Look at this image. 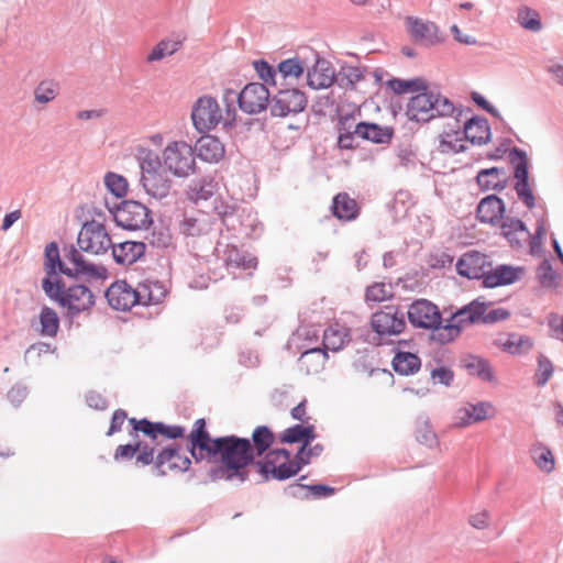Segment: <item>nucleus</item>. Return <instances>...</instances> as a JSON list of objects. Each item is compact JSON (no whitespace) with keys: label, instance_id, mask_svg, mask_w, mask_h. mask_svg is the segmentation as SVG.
Instances as JSON below:
<instances>
[{"label":"nucleus","instance_id":"nucleus-1","mask_svg":"<svg viewBox=\"0 0 563 563\" xmlns=\"http://www.w3.org/2000/svg\"><path fill=\"white\" fill-rule=\"evenodd\" d=\"M190 452L196 461L219 462L227 479L234 477L244 481L246 467L254 460L253 446L249 439L235 435L211 439L206 428V420L200 418L194 423L188 434Z\"/></svg>","mask_w":563,"mask_h":563},{"label":"nucleus","instance_id":"nucleus-2","mask_svg":"<svg viewBox=\"0 0 563 563\" xmlns=\"http://www.w3.org/2000/svg\"><path fill=\"white\" fill-rule=\"evenodd\" d=\"M224 109H221L217 99L210 96L200 97L192 107L191 120L198 132H208L218 124L231 125L235 120V91L225 89L222 95Z\"/></svg>","mask_w":563,"mask_h":563},{"label":"nucleus","instance_id":"nucleus-3","mask_svg":"<svg viewBox=\"0 0 563 563\" xmlns=\"http://www.w3.org/2000/svg\"><path fill=\"white\" fill-rule=\"evenodd\" d=\"M65 258L73 264V267H67L59 260L58 247L55 243H49L45 249V279H59L56 271L59 269L60 273L67 276H76L79 274L101 277L106 269L101 266H97L93 264H89L86 262L84 256L75 249H70L66 254Z\"/></svg>","mask_w":563,"mask_h":563},{"label":"nucleus","instance_id":"nucleus-4","mask_svg":"<svg viewBox=\"0 0 563 563\" xmlns=\"http://www.w3.org/2000/svg\"><path fill=\"white\" fill-rule=\"evenodd\" d=\"M42 287L52 300L63 308H67L69 314L86 311L95 303L91 290L84 285H75L65 289L60 279H43Z\"/></svg>","mask_w":563,"mask_h":563},{"label":"nucleus","instance_id":"nucleus-5","mask_svg":"<svg viewBox=\"0 0 563 563\" xmlns=\"http://www.w3.org/2000/svg\"><path fill=\"white\" fill-rule=\"evenodd\" d=\"M305 448H300L294 459L285 449H275L269 451L262 461L257 462L260 473L268 479H287L296 475L303 465L308 464V459L303 457Z\"/></svg>","mask_w":563,"mask_h":563},{"label":"nucleus","instance_id":"nucleus-6","mask_svg":"<svg viewBox=\"0 0 563 563\" xmlns=\"http://www.w3.org/2000/svg\"><path fill=\"white\" fill-rule=\"evenodd\" d=\"M417 92L407 103L406 115L409 120L428 122L435 117H446L453 113L454 106L446 97L427 91V89Z\"/></svg>","mask_w":563,"mask_h":563},{"label":"nucleus","instance_id":"nucleus-7","mask_svg":"<svg viewBox=\"0 0 563 563\" xmlns=\"http://www.w3.org/2000/svg\"><path fill=\"white\" fill-rule=\"evenodd\" d=\"M164 168L178 178H186L197 170L194 147L186 141H170L163 148L159 161Z\"/></svg>","mask_w":563,"mask_h":563},{"label":"nucleus","instance_id":"nucleus-8","mask_svg":"<svg viewBox=\"0 0 563 563\" xmlns=\"http://www.w3.org/2000/svg\"><path fill=\"white\" fill-rule=\"evenodd\" d=\"M350 341V330L339 323H334L330 325L323 334V347L321 349H312L302 353L300 361L303 366H306L307 372H310V364L313 363V372H319L324 366L325 360L328 357L327 351L336 352L344 347L346 343Z\"/></svg>","mask_w":563,"mask_h":563},{"label":"nucleus","instance_id":"nucleus-9","mask_svg":"<svg viewBox=\"0 0 563 563\" xmlns=\"http://www.w3.org/2000/svg\"><path fill=\"white\" fill-rule=\"evenodd\" d=\"M140 166L141 184L145 192L156 199L165 198L172 188V180L158 157L148 152Z\"/></svg>","mask_w":563,"mask_h":563},{"label":"nucleus","instance_id":"nucleus-10","mask_svg":"<svg viewBox=\"0 0 563 563\" xmlns=\"http://www.w3.org/2000/svg\"><path fill=\"white\" fill-rule=\"evenodd\" d=\"M114 221L131 231L147 229L152 223L151 211L139 201L124 200L114 211Z\"/></svg>","mask_w":563,"mask_h":563},{"label":"nucleus","instance_id":"nucleus-11","mask_svg":"<svg viewBox=\"0 0 563 563\" xmlns=\"http://www.w3.org/2000/svg\"><path fill=\"white\" fill-rule=\"evenodd\" d=\"M408 320L415 328L434 330L437 340L438 329L442 328V316L437 305L427 299H417L408 308Z\"/></svg>","mask_w":563,"mask_h":563},{"label":"nucleus","instance_id":"nucleus-12","mask_svg":"<svg viewBox=\"0 0 563 563\" xmlns=\"http://www.w3.org/2000/svg\"><path fill=\"white\" fill-rule=\"evenodd\" d=\"M77 244L81 251L98 255L106 253L112 246V241L104 225L91 221L82 225Z\"/></svg>","mask_w":563,"mask_h":563},{"label":"nucleus","instance_id":"nucleus-13","mask_svg":"<svg viewBox=\"0 0 563 563\" xmlns=\"http://www.w3.org/2000/svg\"><path fill=\"white\" fill-rule=\"evenodd\" d=\"M371 327L380 338L398 335L406 328L404 313L394 307H386L373 313Z\"/></svg>","mask_w":563,"mask_h":563},{"label":"nucleus","instance_id":"nucleus-14","mask_svg":"<svg viewBox=\"0 0 563 563\" xmlns=\"http://www.w3.org/2000/svg\"><path fill=\"white\" fill-rule=\"evenodd\" d=\"M307 106V98L296 88L282 89L272 99L271 112L274 117H287L301 112Z\"/></svg>","mask_w":563,"mask_h":563},{"label":"nucleus","instance_id":"nucleus-15","mask_svg":"<svg viewBox=\"0 0 563 563\" xmlns=\"http://www.w3.org/2000/svg\"><path fill=\"white\" fill-rule=\"evenodd\" d=\"M405 26L411 41L416 44L433 46L443 41L439 27L431 21L418 16H407Z\"/></svg>","mask_w":563,"mask_h":563},{"label":"nucleus","instance_id":"nucleus-16","mask_svg":"<svg viewBox=\"0 0 563 563\" xmlns=\"http://www.w3.org/2000/svg\"><path fill=\"white\" fill-rule=\"evenodd\" d=\"M240 108L250 114L265 110L269 101V91L264 84L251 82L241 92H235Z\"/></svg>","mask_w":563,"mask_h":563},{"label":"nucleus","instance_id":"nucleus-17","mask_svg":"<svg viewBox=\"0 0 563 563\" xmlns=\"http://www.w3.org/2000/svg\"><path fill=\"white\" fill-rule=\"evenodd\" d=\"M495 408L489 402L465 404L456 409L454 424L459 428L479 423L495 417Z\"/></svg>","mask_w":563,"mask_h":563},{"label":"nucleus","instance_id":"nucleus-18","mask_svg":"<svg viewBox=\"0 0 563 563\" xmlns=\"http://www.w3.org/2000/svg\"><path fill=\"white\" fill-rule=\"evenodd\" d=\"M466 143L462 132V123L456 119H451L445 123L442 133L439 135L438 150L442 154H455L463 152Z\"/></svg>","mask_w":563,"mask_h":563},{"label":"nucleus","instance_id":"nucleus-19","mask_svg":"<svg viewBox=\"0 0 563 563\" xmlns=\"http://www.w3.org/2000/svg\"><path fill=\"white\" fill-rule=\"evenodd\" d=\"M106 298L109 305L117 310L126 311L137 305L135 288L125 280L114 282L108 288Z\"/></svg>","mask_w":563,"mask_h":563},{"label":"nucleus","instance_id":"nucleus-20","mask_svg":"<svg viewBox=\"0 0 563 563\" xmlns=\"http://www.w3.org/2000/svg\"><path fill=\"white\" fill-rule=\"evenodd\" d=\"M489 263L487 257L476 251L463 254L456 263V271L467 278H483L486 275Z\"/></svg>","mask_w":563,"mask_h":563},{"label":"nucleus","instance_id":"nucleus-21","mask_svg":"<svg viewBox=\"0 0 563 563\" xmlns=\"http://www.w3.org/2000/svg\"><path fill=\"white\" fill-rule=\"evenodd\" d=\"M506 207L504 201L495 195L483 198L476 208V218L479 222L497 225L504 219Z\"/></svg>","mask_w":563,"mask_h":563},{"label":"nucleus","instance_id":"nucleus-22","mask_svg":"<svg viewBox=\"0 0 563 563\" xmlns=\"http://www.w3.org/2000/svg\"><path fill=\"white\" fill-rule=\"evenodd\" d=\"M194 150L195 155L210 164L219 163L225 155L223 143L217 136L209 134L199 137Z\"/></svg>","mask_w":563,"mask_h":563},{"label":"nucleus","instance_id":"nucleus-23","mask_svg":"<svg viewBox=\"0 0 563 563\" xmlns=\"http://www.w3.org/2000/svg\"><path fill=\"white\" fill-rule=\"evenodd\" d=\"M335 79V71L331 64L317 58L314 65L307 71V80L312 89H325L332 86Z\"/></svg>","mask_w":563,"mask_h":563},{"label":"nucleus","instance_id":"nucleus-24","mask_svg":"<svg viewBox=\"0 0 563 563\" xmlns=\"http://www.w3.org/2000/svg\"><path fill=\"white\" fill-rule=\"evenodd\" d=\"M525 274L523 267H515L509 265H500L495 269L486 272L483 279L485 287L494 288L498 286L510 285L519 280Z\"/></svg>","mask_w":563,"mask_h":563},{"label":"nucleus","instance_id":"nucleus-25","mask_svg":"<svg viewBox=\"0 0 563 563\" xmlns=\"http://www.w3.org/2000/svg\"><path fill=\"white\" fill-rule=\"evenodd\" d=\"M190 463V460L183 455L178 449L168 448L157 455L155 465L161 474H166L172 471H187Z\"/></svg>","mask_w":563,"mask_h":563},{"label":"nucleus","instance_id":"nucleus-26","mask_svg":"<svg viewBox=\"0 0 563 563\" xmlns=\"http://www.w3.org/2000/svg\"><path fill=\"white\" fill-rule=\"evenodd\" d=\"M112 256L118 264L131 265L140 260L145 253V244L142 242L125 241L112 244Z\"/></svg>","mask_w":563,"mask_h":563},{"label":"nucleus","instance_id":"nucleus-27","mask_svg":"<svg viewBox=\"0 0 563 563\" xmlns=\"http://www.w3.org/2000/svg\"><path fill=\"white\" fill-rule=\"evenodd\" d=\"M503 235L509 241L511 246L521 247L529 239L530 232L525 223L515 218L503 219L498 224Z\"/></svg>","mask_w":563,"mask_h":563},{"label":"nucleus","instance_id":"nucleus-28","mask_svg":"<svg viewBox=\"0 0 563 563\" xmlns=\"http://www.w3.org/2000/svg\"><path fill=\"white\" fill-rule=\"evenodd\" d=\"M476 181L483 191H501L507 186L508 175L503 168L492 167L478 172Z\"/></svg>","mask_w":563,"mask_h":563},{"label":"nucleus","instance_id":"nucleus-29","mask_svg":"<svg viewBox=\"0 0 563 563\" xmlns=\"http://www.w3.org/2000/svg\"><path fill=\"white\" fill-rule=\"evenodd\" d=\"M137 303L143 306L158 305L165 296L166 289L159 282L145 280L135 288Z\"/></svg>","mask_w":563,"mask_h":563},{"label":"nucleus","instance_id":"nucleus-30","mask_svg":"<svg viewBox=\"0 0 563 563\" xmlns=\"http://www.w3.org/2000/svg\"><path fill=\"white\" fill-rule=\"evenodd\" d=\"M465 143L483 144L489 141L490 128L485 119L473 118L462 124Z\"/></svg>","mask_w":563,"mask_h":563},{"label":"nucleus","instance_id":"nucleus-31","mask_svg":"<svg viewBox=\"0 0 563 563\" xmlns=\"http://www.w3.org/2000/svg\"><path fill=\"white\" fill-rule=\"evenodd\" d=\"M354 133L364 140L377 144L388 143L393 136L390 128L366 122L356 124Z\"/></svg>","mask_w":563,"mask_h":563},{"label":"nucleus","instance_id":"nucleus-32","mask_svg":"<svg viewBox=\"0 0 563 563\" xmlns=\"http://www.w3.org/2000/svg\"><path fill=\"white\" fill-rule=\"evenodd\" d=\"M358 211L357 202L346 192H340L333 198L332 213L339 220H353L357 217Z\"/></svg>","mask_w":563,"mask_h":563},{"label":"nucleus","instance_id":"nucleus-33","mask_svg":"<svg viewBox=\"0 0 563 563\" xmlns=\"http://www.w3.org/2000/svg\"><path fill=\"white\" fill-rule=\"evenodd\" d=\"M460 310L452 314L451 319L445 325L438 329L437 340L441 343H446L454 340L461 332V330L473 322L468 321V313L459 316Z\"/></svg>","mask_w":563,"mask_h":563},{"label":"nucleus","instance_id":"nucleus-34","mask_svg":"<svg viewBox=\"0 0 563 563\" xmlns=\"http://www.w3.org/2000/svg\"><path fill=\"white\" fill-rule=\"evenodd\" d=\"M495 345L510 354H521L532 347V341L528 336L519 334L500 335L494 341Z\"/></svg>","mask_w":563,"mask_h":563},{"label":"nucleus","instance_id":"nucleus-35","mask_svg":"<svg viewBox=\"0 0 563 563\" xmlns=\"http://www.w3.org/2000/svg\"><path fill=\"white\" fill-rule=\"evenodd\" d=\"M225 264L228 267L240 269H256L258 261L254 255L229 245L225 250Z\"/></svg>","mask_w":563,"mask_h":563},{"label":"nucleus","instance_id":"nucleus-36","mask_svg":"<svg viewBox=\"0 0 563 563\" xmlns=\"http://www.w3.org/2000/svg\"><path fill=\"white\" fill-rule=\"evenodd\" d=\"M211 223L209 217L203 212L194 216H186L181 223L183 233L188 236H199L210 231Z\"/></svg>","mask_w":563,"mask_h":563},{"label":"nucleus","instance_id":"nucleus-37","mask_svg":"<svg viewBox=\"0 0 563 563\" xmlns=\"http://www.w3.org/2000/svg\"><path fill=\"white\" fill-rule=\"evenodd\" d=\"M316 438L314 434V428L311 424H296L294 427H290L286 429L280 441L285 443H296L301 442L302 446L305 448L309 445L310 441H312Z\"/></svg>","mask_w":563,"mask_h":563},{"label":"nucleus","instance_id":"nucleus-38","mask_svg":"<svg viewBox=\"0 0 563 563\" xmlns=\"http://www.w3.org/2000/svg\"><path fill=\"white\" fill-rule=\"evenodd\" d=\"M421 361L410 352H398L393 358L394 369L401 375H412L420 369Z\"/></svg>","mask_w":563,"mask_h":563},{"label":"nucleus","instance_id":"nucleus-39","mask_svg":"<svg viewBox=\"0 0 563 563\" xmlns=\"http://www.w3.org/2000/svg\"><path fill=\"white\" fill-rule=\"evenodd\" d=\"M183 45L180 40L164 38L159 41L146 56L147 63L162 60L163 58L175 54Z\"/></svg>","mask_w":563,"mask_h":563},{"label":"nucleus","instance_id":"nucleus-40","mask_svg":"<svg viewBox=\"0 0 563 563\" xmlns=\"http://www.w3.org/2000/svg\"><path fill=\"white\" fill-rule=\"evenodd\" d=\"M41 334L54 338L59 329V318L56 311L49 307H44L40 313Z\"/></svg>","mask_w":563,"mask_h":563},{"label":"nucleus","instance_id":"nucleus-41","mask_svg":"<svg viewBox=\"0 0 563 563\" xmlns=\"http://www.w3.org/2000/svg\"><path fill=\"white\" fill-rule=\"evenodd\" d=\"M531 455L534 463L541 471L551 473L554 470V456L549 448L543 444H536L531 450Z\"/></svg>","mask_w":563,"mask_h":563},{"label":"nucleus","instance_id":"nucleus-42","mask_svg":"<svg viewBox=\"0 0 563 563\" xmlns=\"http://www.w3.org/2000/svg\"><path fill=\"white\" fill-rule=\"evenodd\" d=\"M303 71L305 66L298 58L285 59L278 65V74L284 80H297Z\"/></svg>","mask_w":563,"mask_h":563},{"label":"nucleus","instance_id":"nucleus-43","mask_svg":"<svg viewBox=\"0 0 563 563\" xmlns=\"http://www.w3.org/2000/svg\"><path fill=\"white\" fill-rule=\"evenodd\" d=\"M252 440L257 455H262L274 443V434L267 427L261 426L253 431Z\"/></svg>","mask_w":563,"mask_h":563},{"label":"nucleus","instance_id":"nucleus-44","mask_svg":"<svg viewBox=\"0 0 563 563\" xmlns=\"http://www.w3.org/2000/svg\"><path fill=\"white\" fill-rule=\"evenodd\" d=\"M388 86L398 95L427 89V82L419 78L412 80L391 79L388 81Z\"/></svg>","mask_w":563,"mask_h":563},{"label":"nucleus","instance_id":"nucleus-45","mask_svg":"<svg viewBox=\"0 0 563 563\" xmlns=\"http://www.w3.org/2000/svg\"><path fill=\"white\" fill-rule=\"evenodd\" d=\"M518 22L526 30L532 32H538L541 30V21L539 13L528 7L519 9Z\"/></svg>","mask_w":563,"mask_h":563},{"label":"nucleus","instance_id":"nucleus-46","mask_svg":"<svg viewBox=\"0 0 563 563\" xmlns=\"http://www.w3.org/2000/svg\"><path fill=\"white\" fill-rule=\"evenodd\" d=\"M487 311V303L481 298H477L460 309L459 316L468 313V321L473 323L483 322L485 312Z\"/></svg>","mask_w":563,"mask_h":563},{"label":"nucleus","instance_id":"nucleus-47","mask_svg":"<svg viewBox=\"0 0 563 563\" xmlns=\"http://www.w3.org/2000/svg\"><path fill=\"white\" fill-rule=\"evenodd\" d=\"M104 184L107 188L117 197H123L128 192V180L121 175L108 173L104 176Z\"/></svg>","mask_w":563,"mask_h":563},{"label":"nucleus","instance_id":"nucleus-48","mask_svg":"<svg viewBox=\"0 0 563 563\" xmlns=\"http://www.w3.org/2000/svg\"><path fill=\"white\" fill-rule=\"evenodd\" d=\"M393 296L390 287L384 283H375L367 287L365 292L366 301L382 302L389 299Z\"/></svg>","mask_w":563,"mask_h":563},{"label":"nucleus","instance_id":"nucleus-49","mask_svg":"<svg viewBox=\"0 0 563 563\" xmlns=\"http://www.w3.org/2000/svg\"><path fill=\"white\" fill-rule=\"evenodd\" d=\"M35 100L45 104L56 97V85L51 81L41 82L34 91Z\"/></svg>","mask_w":563,"mask_h":563},{"label":"nucleus","instance_id":"nucleus-50","mask_svg":"<svg viewBox=\"0 0 563 563\" xmlns=\"http://www.w3.org/2000/svg\"><path fill=\"white\" fill-rule=\"evenodd\" d=\"M538 279L543 287L551 288L555 285L556 274L548 261H543L538 267Z\"/></svg>","mask_w":563,"mask_h":563},{"label":"nucleus","instance_id":"nucleus-51","mask_svg":"<svg viewBox=\"0 0 563 563\" xmlns=\"http://www.w3.org/2000/svg\"><path fill=\"white\" fill-rule=\"evenodd\" d=\"M553 374V365L552 363L544 358L540 357L538 362V369L534 375L536 384L538 386H544L550 377Z\"/></svg>","mask_w":563,"mask_h":563},{"label":"nucleus","instance_id":"nucleus-52","mask_svg":"<svg viewBox=\"0 0 563 563\" xmlns=\"http://www.w3.org/2000/svg\"><path fill=\"white\" fill-rule=\"evenodd\" d=\"M254 68L258 75V77L265 82L271 85H277L276 81V75L278 70L276 71L265 60H257L254 62Z\"/></svg>","mask_w":563,"mask_h":563},{"label":"nucleus","instance_id":"nucleus-53","mask_svg":"<svg viewBox=\"0 0 563 563\" xmlns=\"http://www.w3.org/2000/svg\"><path fill=\"white\" fill-rule=\"evenodd\" d=\"M129 422L133 426V429L135 431H140L148 437H151L153 440L157 437V429L158 423H152L151 421L146 419L136 420L135 418H131Z\"/></svg>","mask_w":563,"mask_h":563},{"label":"nucleus","instance_id":"nucleus-54","mask_svg":"<svg viewBox=\"0 0 563 563\" xmlns=\"http://www.w3.org/2000/svg\"><path fill=\"white\" fill-rule=\"evenodd\" d=\"M468 523L477 530H485L490 526V514L487 510L475 512L468 517Z\"/></svg>","mask_w":563,"mask_h":563},{"label":"nucleus","instance_id":"nucleus-55","mask_svg":"<svg viewBox=\"0 0 563 563\" xmlns=\"http://www.w3.org/2000/svg\"><path fill=\"white\" fill-rule=\"evenodd\" d=\"M140 449L136 452V463L141 465H150L154 461V449L141 442L136 443Z\"/></svg>","mask_w":563,"mask_h":563},{"label":"nucleus","instance_id":"nucleus-56","mask_svg":"<svg viewBox=\"0 0 563 563\" xmlns=\"http://www.w3.org/2000/svg\"><path fill=\"white\" fill-rule=\"evenodd\" d=\"M157 434L164 435L168 439H178L184 437L185 429L180 426H165L164 423L158 422Z\"/></svg>","mask_w":563,"mask_h":563},{"label":"nucleus","instance_id":"nucleus-57","mask_svg":"<svg viewBox=\"0 0 563 563\" xmlns=\"http://www.w3.org/2000/svg\"><path fill=\"white\" fill-rule=\"evenodd\" d=\"M516 191L528 208L531 209L534 207V197L529 188L528 183H517Z\"/></svg>","mask_w":563,"mask_h":563},{"label":"nucleus","instance_id":"nucleus-58","mask_svg":"<svg viewBox=\"0 0 563 563\" xmlns=\"http://www.w3.org/2000/svg\"><path fill=\"white\" fill-rule=\"evenodd\" d=\"M126 419V412L122 409H118L113 412L111 424L108 431V435L119 432Z\"/></svg>","mask_w":563,"mask_h":563},{"label":"nucleus","instance_id":"nucleus-59","mask_svg":"<svg viewBox=\"0 0 563 563\" xmlns=\"http://www.w3.org/2000/svg\"><path fill=\"white\" fill-rule=\"evenodd\" d=\"M140 446L132 445V444H125V445H119L114 453V459L117 461L119 460H131L137 452Z\"/></svg>","mask_w":563,"mask_h":563},{"label":"nucleus","instance_id":"nucleus-60","mask_svg":"<svg viewBox=\"0 0 563 563\" xmlns=\"http://www.w3.org/2000/svg\"><path fill=\"white\" fill-rule=\"evenodd\" d=\"M509 311L503 308L493 309L488 312H485L483 322L484 323H494L500 320H505L509 317Z\"/></svg>","mask_w":563,"mask_h":563},{"label":"nucleus","instance_id":"nucleus-61","mask_svg":"<svg viewBox=\"0 0 563 563\" xmlns=\"http://www.w3.org/2000/svg\"><path fill=\"white\" fill-rule=\"evenodd\" d=\"M431 377L438 383L450 385L453 379V373L445 367H438L431 372Z\"/></svg>","mask_w":563,"mask_h":563},{"label":"nucleus","instance_id":"nucleus-62","mask_svg":"<svg viewBox=\"0 0 563 563\" xmlns=\"http://www.w3.org/2000/svg\"><path fill=\"white\" fill-rule=\"evenodd\" d=\"M306 402L307 400L303 399L300 401L295 408L291 410V417L298 421H301L302 423H307L309 420V417L307 415L306 410Z\"/></svg>","mask_w":563,"mask_h":563},{"label":"nucleus","instance_id":"nucleus-63","mask_svg":"<svg viewBox=\"0 0 563 563\" xmlns=\"http://www.w3.org/2000/svg\"><path fill=\"white\" fill-rule=\"evenodd\" d=\"M354 132H340L338 144L340 148L351 150L354 147Z\"/></svg>","mask_w":563,"mask_h":563},{"label":"nucleus","instance_id":"nucleus-64","mask_svg":"<svg viewBox=\"0 0 563 563\" xmlns=\"http://www.w3.org/2000/svg\"><path fill=\"white\" fill-rule=\"evenodd\" d=\"M308 489L314 497H327L334 494V488L327 485H311L308 486Z\"/></svg>","mask_w":563,"mask_h":563}]
</instances>
